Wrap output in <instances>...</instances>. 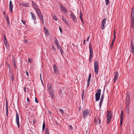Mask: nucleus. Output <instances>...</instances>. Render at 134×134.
<instances>
[{"label": "nucleus", "mask_w": 134, "mask_h": 134, "mask_svg": "<svg viewBox=\"0 0 134 134\" xmlns=\"http://www.w3.org/2000/svg\"><path fill=\"white\" fill-rule=\"evenodd\" d=\"M112 117V114L111 113V111L110 110L108 111L107 116L108 124H109L111 121Z\"/></svg>", "instance_id": "1"}, {"label": "nucleus", "mask_w": 134, "mask_h": 134, "mask_svg": "<svg viewBox=\"0 0 134 134\" xmlns=\"http://www.w3.org/2000/svg\"><path fill=\"white\" fill-rule=\"evenodd\" d=\"M99 63L98 62L96 61L94 63V71L95 73L96 74H98L99 70Z\"/></svg>", "instance_id": "2"}, {"label": "nucleus", "mask_w": 134, "mask_h": 134, "mask_svg": "<svg viewBox=\"0 0 134 134\" xmlns=\"http://www.w3.org/2000/svg\"><path fill=\"white\" fill-rule=\"evenodd\" d=\"M101 90L100 89L98 90L95 94L96 100H99Z\"/></svg>", "instance_id": "3"}, {"label": "nucleus", "mask_w": 134, "mask_h": 134, "mask_svg": "<svg viewBox=\"0 0 134 134\" xmlns=\"http://www.w3.org/2000/svg\"><path fill=\"white\" fill-rule=\"evenodd\" d=\"M89 112L90 111L88 109H85L82 111V115L84 119H85L88 115Z\"/></svg>", "instance_id": "4"}, {"label": "nucleus", "mask_w": 134, "mask_h": 134, "mask_svg": "<svg viewBox=\"0 0 134 134\" xmlns=\"http://www.w3.org/2000/svg\"><path fill=\"white\" fill-rule=\"evenodd\" d=\"M16 121L17 123L18 127V128H19L20 127L19 117V115L16 111Z\"/></svg>", "instance_id": "5"}, {"label": "nucleus", "mask_w": 134, "mask_h": 134, "mask_svg": "<svg viewBox=\"0 0 134 134\" xmlns=\"http://www.w3.org/2000/svg\"><path fill=\"white\" fill-rule=\"evenodd\" d=\"M118 76L119 74L118 72L117 71L115 72L114 76L113 79L114 83L115 82L116 80L118 79Z\"/></svg>", "instance_id": "6"}, {"label": "nucleus", "mask_w": 134, "mask_h": 134, "mask_svg": "<svg viewBox=\"0 0 134 134\" xmlns=\"http://www.w3.org/2000/svg\"><path fill=\"white\" fill-rule=\"evenodd\" d=\"M60 7L61 8V11H64L65 14H66L68 13V11L66 10V8L65 7H64L61 4L60 5Z\"/></svg>", "instance_id": "7"}, {"label": "nucleus", "mask_w": 134, "mask_h": 134, "mask_svg": "<svg viewBox=\"0 0 134 134\" xmlns=\"http://www.w3.org/2000/svg\"><path fill=\"white\" fill-rule=\"evenodd\" d=\"M53 70L54 73L56 74H57L59 73V71L56 65H53Z\"/></svg>", "instance_id": "8"}, {"label": "nucleus", "mask_w": 134, "mask_h": 134, "mask_svg": "<svg viewBox=\"0 0 134 134\" xmlns=\"http://www.w3.org/2000/svg\"><path fill=\"white\" fill-rule=\"evenodd\" d=\"M9 7L10 11L12 12V13L13 5L12 1H10Z\"/></svg>", "instance_id": "9"}, {"label": "nucleus", "mask_w": 134, "mask_h": 134, "mask_svg": "<svg viewBox=\"0 0 134 134\" xmlns=\"http://www.w3.org/2000/svg\"><path fill=\"white\" fill-rule=\"evenodd\" d=\"M94 122H96V123H97L98 124H100L101 121V119L99 118L98 119L97 117H96L94 120Z\"/></svg>", "instance_id": "10"}, {"label": "nucleus", "mask_w": 134, "mask_h": 134, "mask_svg": "<svg viewBox=\"0 0 134 134\" xmlns=\"http://www.w3.org/2000/svg\"><path fill=\"white\" fill-rule=\"evenodd\" d=\"M106 18H104L102 20V26H101V28L102 29H103L105 27V26H104L105 25L106 23Z\"/></svg>", "instance_id": "11"}, {"label": "nucleus", "mask_w": 134, "mask_h": 134, "mask_svg": "<svg viewBox=\"0 0 134 134\" xmlns=\"http://www.w3.org/2000/svg\"><path fill=\"white\" fill-rule=\"evenodd\" d=\"M70 16L71 17L73 20L75 22L77 21V18L75 15L73 13H71Z\"/></svg>", "instance_id": "12"}, {"label": "nucleus", "mask_w": 134, "mask_h": 134, "mask_svg": "<svg viewBox=\"0 0 134 134\" xmlns=\"http://www.w3.org/2000/svg\"><path fill=\"white\" fill-rule=\"evenodd\" d=\"M35 10L38 16H40V15H42L41 12L38 8H35Z\"/></svg>", "instance_id": "13"}, {"label": "nucleus", "mask_w": 134, "mask_h": 134, "mask_svg": "<svg viewBox=\"0 0 134 134\" xmlns=\"http://www.w3.org/2000/svg\"><path fill=\"white\" fill-rule=\"evenodd\" d=\"M51 97L53 99H54L55 98V96L53 91L51 87Z\"/></svg>", "instance_id": "14"}, {"label": "nucleus", "mask_w": 134, "mask_h": 134, "mask_svg": "<svg viewBox=\"0 0 134 134\" xmlns=\"http://www.w3.org/2000/svg\"><path fill=\"white\" fill-rule=\"evenodd\" d=\"M131 52L133 53H134V45L133 44L132 40L131 41Z\"/></svg>", "instance_id": "15"}, {"label": "nucleus", "mask_w": 134, "mask_h": 134, "mask_svg": "<svg viewBox=\"0 0 134 134\" xmlns=\"http://www.w3.org/2000/svg\"><path fill=\"white\" fill-rule=\"evenodd\" d=\"M44 31L47 36H48L49 35V33L48 32V30L46 28V27H44Z\"/></svg>", "instance_id": "16"}, {"label": "nucleus", "mask_w": 134, "mask_h": 134, "mask_svg": "<svg viewBox=\"0 0 134 134\" xmlns=\"http://www.w3.org/2000/svg\"><path fill=\"white\" fill-rule=\"evenodd\" d=\"M131 19H134V8H132L131 10Z\"/></svg>", "instance_id": "17"}, {"label": "nucleus", "mask_w": 134, "mask_h": 134, "mask_svg": "<svg viewBox=\"0 0 134 134\" xmlns=\"http://www.w3.org/2000/svg\"><path fill=\"white\" fill-rule=\"evenodd\" d=\"M55 44L57 48L58 49V47H60V44L58 42V41L57 39H56L54 41Z\"/></svg>", "instance_id": "18"}, {"label": "nucleus", "mask_w": 134, "mask_h": 134, "mask_svg": "<svg viewBox=\"0 0 134 134\" xmlns=\"http://www.w3.org/2000/svg\"><path fill=\"white\" fill-rule=\"evenodd\" d=\"M30 13L31 15L32 19L35 21L36 19V17L35 14L32 12H30Z\"/></svg>", "instance_id": "19"}, {"label": "nucleus", "mask_w": 134, "mask_h": 134, "mask_svg": "<svg viewBox=\"0 0 134 134\" xmlns=\"http://www.w3.org/2000/svg\"><path fill=\"white\" fill-rule=\"evenodd\" d=\"M89 46L90 53H93V49L92 48L91 44L90 43H89Z\"/></svg>", "instance_id": "20"}, {"label": "nucleus", "mask_w": 134, "mask_h": 134, "mask_svg": "<svg viewBox=\"0 0 134 134\" xmlns=\"http://www.w3.org/2000/svg\"><path fill=\"white\" fill-rule=\"evenodd\" d=\"M131 27L132 28H134V19H131Z\"/></svg>", "instance_id": "21"}, {"label": "nucleus", "mask_w": 134, "mask_h": 134, "mask_svg": "<svg viewBox=\"0 0 134 134\" xmlns=\"http://www.w3.org/2000/svg\"><path fill=\"white\" fill-rule=\"evenodd\" d=\"M130 92H127L126 98V100H130Z\"/></svg>", "instance_id": "22"}, {"label": "nucleus", "mask_w": 134, "mask_h": 134, "mask_svg": "<svg viewBox=\"0 0 134 134\" xmlns=\"http://www.w3.org/2000/svg\"><path fill=\"white\" fill-rule=\"evenodd\" d=\"M82 13L81 12H80V18L81 20V21L82 23L83 24H84V23L83 21L82 18Z\"/></svg>", "instance_id": "23"}, {"label": "nucleus", "mask_w": 134, "mask_h": 134, "mask_svg": "<svg viewBox=\"0 0 134 134\" xmlns=\"http://www.w3.org/2000/svg\"><path fill=\"white\" fill-rule=\"evenodd\" d=\"M20 4L21 5H23V6H25L26 7H28L29 5V3H20Z\"/></svg>", "instance_id": "24"}, {"label": "nucleus", "mask_w": 134, "mask_h": 134, "mask_svg": "<svg viewBox=\"0 0 134 134\" xmlns=\"http://www.w3.org/2000/svg\"><path fill=\"white\" fill-rule=\"evenodd\" d=\"M124 112L123 111H121V116L120 118V119H124Z\"/></svg>", "instance_id": "25"}, {"label": "nucleus", "mask_w": 134, "mask_h": 134, "mask_svg": "<svg viewBox=\"0 0 134 134\" xmlns=\"http://www.w3.org/2000/svg\"><path fill=\"white\" fill-rule=\"evenodd\" d=\"M52 50L53 52H52L54 54H55L56 53V49L54 46H53V45L52 46Z\"/></svg>", "instance_id": "26"}, {"label": "nucleus", "mask_w": 134, "mask_h": 134, "mask_svg": "<svg viewBox=\"0 0 134 134\" xmlns=\"http://www.w3.org/2000/svg\"><path fill=\"white\" fill-rule=\"evenodd\" d=\"M52 16H53V20H55L56 21L58 19V18L57 17L55 16L54 14H52Z\"/></svg>", "instance_id": "27"}, {"label": "nucleus", "mask_w": 134, "mask_h": 134, "mask_svg": "<svg viewBox=\"0 0 134 134\" xmlns=\"http://www.w3.org/2000/svg\"><path fill=\"white\" fill-rule=\"evenodd\" d=\"M93 57V53H90L89 56V61L91 62Z\"/></svg>", "instance_id": "28"}, {"label": "nucleus", "mask_w": 134, "mask_h": 134, "mask_svg": "<svg viewBox=\"0 0 134 134\" xmlns=\"http://www.w3.org/2000/svg\"><path fill=\"white\" fill-rule=\"evenodd\" d=\"M32 5L34 6L35 9V8H38V7H37V4L36 3H35L34 2V1H32Z\"/></svg>", "instance_id": "29"}, {"label": "nucleus", "mask_w": 134, "mask_h": 134, "mask_svg": "<svg viewBox=\"0 0 134 134\" xmlns=\"http://www.w3.org/2000/svg\"><path fill=\"white\" fill-rule=\"evenodd\" d=\"M62 20L67 25H68V22L67 21L66 19L63 16H62Z\"/></svg>", "instance_id": "30"}, {"label": "nucleus", "mask_w": 134, "mask_h": 134, "mask_svg": "<svg viewBox=\"0 0 134 134\" xmlns=\"http://www.w3.org/2000/svg\"><path fill=\"white\" fill-rule=\"evenodd\" d=\"M13 66L14 68H16V64L15 61V58H14V59H13Z\"/></svg>", "instance_id": "31"}, {"label": "nucleus", "mask_w": 134, "mask_h": 134, "mask_svg": "<svg viewBox=\"0 0 134 134\" xmlns=\"http://www.w3.org/2000/svg\"><path fill=\"white\" fill-rule=\"evenodd\" d=\"M58 48H59V50H60V52L61 53V54H62V55H63V51L62 50V48L61 47H59Z\"/></svg>", "instance_id": "32"}, {"label": "nucleus", "mask_w": 134, "mask_h": 134, "mask_svg": "<svg viewBox=\"0 0 134 134\" xmlns=\"http://www.w3.org/2000/svg\"><path fill=\"white\" fill-rule=\"evenodd\" d=\"M59 94L60 96V97H61L63 96L62 94V90L60 89L59 91Z\"/></svg>", "instance_id": "33"}, {"label": "nucleus", "mask_w": 134, "mask_h": 134, "mask_svg": "<svg viewBox=\"0 0 134 134\" xmlns=\"http://www.w3.org/2000/svg\"><path fill=\"white\" fill-rule=\"evenodd\" d=\"M9 76L10 77L13 76L12 75V72H10V70H9Z\"/></svg>", "instance_id": "34"}, {"label": "nucleus", "mask_w": 134, "mask_h": 134, "mask_svg": "<svg viewBox=\"0 0 134 134\" xmlns=\"http://www.w3.org/2000/svg\"><path fill=\"white\" fill-rule=\"evenodd\" d=\"M105 2L106 5H107L109 4L110 2L109 0H105Z\"/></svg>", "instance_id": "35"}, {"label": "nucleus", "mask_w": 134, "mask_h": 134, "mask_svg": "<svg viewBox=\"0 0 134 134\" xmlns=\"http://www.w3.org/2000/svg\"><path fill=\"white\" fill-rule=\"evenodd\" d=\"M45 127V125L44 122H43L42 126V130L43 131Z\"/></svg>", "instance_id": "36"}, {"label": "nucleus", "mask_w": 134, "mask_h": 134, "mask_svg": "<svg viewBox=\"0 0 134 134\" xmlns=\"http://www.w3.org/2000/svg\"><path fill=\"white\" fill-rule=\"evenodd\" d=\"M84 91L83 90L82 92V100H83V97L84 96Z\"/></svg>", "instance_id": "37"}, {"label": "nucleus", "mask_w": 134, "mask_h": 134, "mask_svg": "<svg viewBox=\"0 0 134 134\" xmlns=\"http://www.w3.org/2000/svg\"><path fill=\"white\" fill-rule=\"evenodd\" d=\"M6 115L7 117H8V108H6Z\"/></svg>", "instance_id": "38"}, {"label": "nucleus", "mask_w": 134, "mask_h": 134, "mask_svg": "<svg viewBox=\"0 0 134 134\" xmlns=\"http://www.w3.org/2000/svg\"><path fill=\"white\" fill-rule=\"evenodd\" d=\"M45 134H49V131L48 128H47L46 130Z\"/></svg>", "instance_id": "39"}, {"label": "nucleus", "mask_w": 134, "mask_h": 134, "mask_svg": "<svg viewBox=\"0 0 134 134\" xmlns=\"http://www.w3.org/2000/svg\"><path fill=\"white\" fill-rule=\"evenodd\" d=\"M104 95L103 94H102L100 100H103L104 99Z\"/></svg>", "instance_id": "40"}, {"label": "nucleus", "mask_w": 134, "mask_h": 134, "mask_svg": "<svg viewBox=\"0 0 134 134\" xmlns=\"http://www.w3.org/2000/svg\"><path fill=\"white\" fill-rule=\"evenodd\" d=\"M126 106L127 107H129L130 105V102L129 101H127L126 103Z\"/></svg>", "instance_id": "41"}, {"label": "nucleus", "mask_w": 134, "mask_h": 134, "mask_svg": "<svg viewBox=\"0 0 134 134\" xmlns=\"http://www.w3.org/2000/svg\"><path fill=\"white\" fill-rule=\"evenodd\" d=\"M60 112L62 114H63L64 113V111L63 109H59Z\"/></svg>", "instance_id": "42"}, {"label": "nucleus", "mask_w": 134, "mask_h": 134, "mask_svg": "<svg viewBox=\"0 0 134 134\" xmlns=\"http://www.w3.org/2000/svg\"><path fill=\"white\" fill-rule=\"evenodd\" d=\"M38 16L40 18V19L41 20V21L43 20V16L42 15H40Z\"/></svg>", "instance_id": "43"}, {"label": "nucleus", "mask_w": 134, "mask_h": 134, "mask_svg": "<svg viewBox=\"0 0 134 134\" xmlns=\"http://www.w3.org/2000/svg\"><path fill=\"white\" fill-rule=\"evenodd\" d=\"M38 16L40 18V19L41 20V21L43 20V16L42 15H40Z\"/></svg>", "instance_id": "44"}, {"label": "nucleus", "mask_w": 134, "mask_h": 134, "mask_svg": "<svg viewBox=\"0 0 134 134\" xmlns=\"http://www.w3.org/2000/svg\"><path fill=\"white\" fill-rule=\"evenodd\" d=\"M47 86H48V90H49V94H50V86L49 85H48Z\"/></svg>", "instance_id": "45"}, {"label": "nucleus", "mask_w": 134, "mask_h": 134, "mask_svg": "<svg viewBox=\"0 0 134 134\" xmlns=\"http://www.w3.org/2000/svg\"><path fill=\"white\" fill-rule=\"evenodd\" d=\"M123 120V119H120V125L121 126H122Z\"/></svg>", "instance_id": "46"}, {"label": "nucleus", "mask_w": 134, "mask_h": 134, "mask_svg": "<svg viewBox=\"0 0 134 134\" xmlns=\"http://www.w3.org/2000/svg\"><path fill=\"white\" fill-rule=\"evenodd\" d=\"M6 20L7 23L9 24V18H8V16H6Z\"/></svg>", "instance_id": "47"}, {"label": "nucleus", "mask_w": 134, "mask_h": 134, "mask_svg": "<svg viewBox=\"0 0 134 134\" xmlns=\"http://www.w3.org/2000/svg\"><path fill=\"white\" fill-rule=\"evenodd\" d=\"M103 101H100V102L99 104V106L100 108L101 107V105L102 104Z\"/></svg>", "instance_id": "48"}, {"label": "nucleus", "mask_w": 134, "mask_h": 134, "mask_svg": "<svg viewBox=\"0 0 134 134\" xmlns=\"http://www.w3.org/2000/svg\"><path fill=\"white\" fill-rule=\"evenodd\" d=\"M113 44H114V43H113V42H112L110 44V48L111 49H112L113 48Z\"/></svg>", "instance_id": "49"}, {"label": "nucleus", "mask_w": 134, "mask_h": 134, "mask_svg": "<svg viewBox=\"0 0 134 134\" xmlns=\"http://www.w3.org/2000/svg\"><path fill=\"white\" fill-rule=\"evenodd\" d=\"M8 101H6V108H8Z\"/></svg>", "instance_id": "50"}, {"label": "nucleus", "mask_w": 134, "mask_h": 134, "mask_svg": "<svg viewBox=\"0 0 134 134\" xmlns=\"http://www.w3.org/2000/svg\"><path fill=\"white\" fill-rule=\"evenodd\" d=\"M21 21L22 22V23H23L24 25H25V24H26V21H24L23 20H21Z\"/></svg>", "instance_id": "51"}, {"label": "nucleus", "mask_w": 134, "mask_h": 134, "mask_svg": "<svg viewBox=\"0 0 134 134\" xmlns=\"http://www.w3.org/2000/svg\"><path fill=\"white\" fill-rule=\"evenodd\" d=\"M11 80L12 81H13L14 80V78L13 77V76H12L11 77H10Z\"/></svg>", "instance_id": "52"}, {"label": "nucleus", "mask_w": 134, "mask_h": 134, "mask_svg": "<svg viewBox=\"0 0 134 134\" xmlns=\"http://www.w3.org/2000/svg\"><path fill=\"white\" fill-rule=\"evenodd\" d=\"M4 42L5 44V45H6L7 44H8V43H7V40H4Z\"/></svg>", "instance_id": "53"}, {"label": "nucleus", "mask_w": 134, "mask_h": 134, "mask_svg": "<svg viewBox=\"0 0 134 134\" xmlns=\"http://www.w3.org/2000/svg\"><path fill=\"white\" fill-rule=\"evenodd\" d=\"M4 42L5 44V45H6L7 44H8V43H7V40H4Z\"/></svg>", "instance_id": "54"}, {"label": "nucleus", "mask_w": 134, "mask_h": 134, "mask_svg": "<svg viewBox=\"0 0 134 134\" xmlns=\"http://www.w3.org/2000/svg\"><path fill=\"white\" fill-rule=\"evenodd\" d=\"M126 110H129V107L126 106Z\"/></svg>", "instance_id": "55"}, {"label": "nucleus", "mask_w": 134, "mask_h": 134, "mask_svg": "<svg viewBox=\"0 0 134 134\" xmlns=\"http://www.w3.org/2000/svg\"><path fill=\"white\" fill-rule=\"evenodd\" d=\"M59 30H60V31L61 33H63V32H62V29L60 27H59Z\"/></svg>", "instance_id": "56"}, {"label": "nucleus", "mask_w": 134, "mask_h": 134, "mask_svg": "<svg viewBox=\"0 0 134 134\" xmlns=\"http://www.w3.org/2000/svg\"><path fill=\"white\" fill-rule=\"evenodd\" d=\"M40 79H41V82L42 83V84H43V85L44 86V85L43 84V82L42 81V78H41V74H40Z\"/></svg>", "instance_id": "57"}, {"label": "nucleus", "mask_w": 134, "mask_h": 134, "mask_svg": "<svg viewBox=\"0 0 134 134\" xmlns=\"http://www.w3.org/2000/svg\"><path fill=\"white\" fill-rule=\"evenodd\" d=\"M91 74H90L89 76L88 79H91Z\"/></svg>", "instance_id": "58"}, {"label": "nucleus", "mask_w": 134, "mask_h": 134, "mask_svg": "<svg viewBox=\"0 0 134 134\" xmlns=\"http://www.w3.org/2000/svg\"><path fill=\"white\" fill-rule=\"evenodd\" d=\"M25 72H26L27 76H29V73L27 71H26Z\"/></svg>", "instance_id": "59"}, {"label": "nucleus", "mask_w": 134, "mask_h": 134, "mask_svg": "<svg viewBox=\"0 0 134 134\" xmlns=\"http://www.w3.org/2000/svg\"><path fill=\"white\" fill-rule=\"evenodd\" d=\"M87 88H88L89 86V85H90V82H87Z\"/></svg>", "instance_id": "60"}, {"label": "nucleus", "mask_w": 134, "mask_h": 134, "mask_svg": "<svg viewBox=\"0 0 134 134\" xmlns=\"http://www.w3.org/2000/svg\"><path fill=\"white\" fill-rule=\"evenodd\" d=\"M126 113L128 114H129V113H130L129 110H126Z\"/></svg>", "instance_id": "61"}, {"label": "nucleus", "mask_w": 134, "mask_h": 134, "mask_svg": "<svg viewBox=\"0 0 134 134\" xmlns=\"http://www.w3.org/2000/svg\"><path fill=\"white\" fill-rule=\"evenodd\" d=\"M69 128L70 129H72V127L71 125H70L69 126Z\"/></svg>", "instance_id": "62"}, {"label": "nucleus", "mask_w": 134, "mask_h": 134, "mask_svg": "<svg viewBox=\"0 0 134 134\" xmlns=\"http://www.w3.org/2000/svg\"><path fill=\"white\" fill-rule=\"evenodd\" d=\"M90 79H88L87 80V82H90Z\"/></svg>", "instance_id": "63"}, {"label": "nucleus", "mask_w": 134, "mask_h": 134, "mask_svg": "<svg viewBox=\"0 0 134 134\" xmlns=\"http://www.w3.org/2000/svg\"><path fill=\"white\" fill-rule=\"evenodd\" d=\"M35 122H36V121L34 120H33V124H35V123H36Z\"/></svg>", "instance_id": "64"}]
</instances>
